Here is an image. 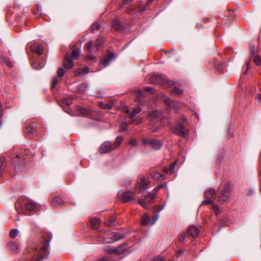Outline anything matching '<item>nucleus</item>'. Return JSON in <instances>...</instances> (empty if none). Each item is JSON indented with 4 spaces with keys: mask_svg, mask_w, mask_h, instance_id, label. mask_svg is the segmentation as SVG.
Listing matches in <instances>:
<instances>
[{
    "mask_svg": "<svg viewBox=\"0 0 261 261\" xmlns=\"http://www.w3.org/2000/svg\"><path fill=\"white\" fill-rule=\"evenodd\" d=\"M49 235L44 240L43 242L39 248L32 249L29 251L30 261H42L44 258L49 254V243L51 240Z\"/></svg>",
    "mask_w": 261,
    "mask_h": 261,
    "instance_id": "f257e3e1",
    "label": "nucleus"
},
{
    "mask_svg": "<svg viewBox=\"0 0 261 261\" xmlns=\"http://www.w3.org/2000/svg\"><path fill=\"white\" fill-rule=\"evenodd\" d=\"M149 81L153 84L160 85L163 88H167L174 85L173 81L169 80L161 75H152L149 77Z\"/></svg>",
    "mask_w": 261,
    "mask_h": 261,
    "instance_id": "f03ea898",
    "label": "nucleus"
},
{
    "mask_svg": "<svg viewBox=\"0 0 261 261\" xmlns=\"http://www.w3.org/2000/svg\"><path fill=\"white\" fill-rule=\"evenodd\" d=\"M20 204L23 212L28 215L36 212L38 208L35 202L30 199H23L21 202L20 200H19L17 203V204Z\"/></svg>",
    "mask_w": 261,
    "mask_h": 261,
    "instance_id": "7ed1b4c3",
    "label": "nucleus"
},
{
    "mask_svg": "<svg viewBox=\"0 0 261 261\" xmlns=\"http://www.w3.org/2000/svg\"><path fill=\"white\" fill-rule=\"evenodd\" d=\"M181 118L183 120V123H179L176 126L171 127V131L178 136L183 137L188 135V131L185 127V125L186 123V117L182 115Z\"/></svg>",
    "mask_w": 261,
    "mask_h": 261,
    "instance_id": "20e7f679",
    "label": "nucleus"
},
{
    "mask_svg": "<svg viewBox=\"0 0 261 261\" xmlns=\"http://www.w3.org/2000/svg\"><path fill=\"white\" fill-rule=\"evenodd\" d=\"M104 42V39L99 37L95 41H90L86 43L85 49L86 51L90 53L95 50L97 51L99 49L100 46Z\"/></svg>",
    "mask_w": 261,
    "mask_h": 261,
    "instance_id": "39448f33",
    "label": "nucleus"
},
{
    "mask_svg": "<svg viewBox=\"0 0 261 261\" xmlns=\"http://www.w3.org/2000/svg\"><path fill=\"white\" fill-rule=\"evenodd\" d=\"M151 184V181L148 178L143 176L137 181L135 185V189L138 190V193H142L148 189Z\"/></svg>",
    "mask_w": 261,
    "mask_h": 261,
    "instance_id": "423d86ee",
    "label": "nucleus"
},
{
    "mask_svg": "<svg viewBox=\"0 0 261 261\" xmlns=\"http://www.w3.org/2000/svg\"><path fill=\"white\" fill-rule=\"evenodd\" d=\"M118 196L123 203H135L136 200V193L131 191L119 192Z\"/></svg>",
    "mask_w": 261,
    "mask_h": 261,
    "instance_id": "0eeeda50",
    "label": "nucleus"
},
{
    "mask_svg": "<svg viewBox=\"0 0 261 261\" xmlns=\"http://www.w3.org/2000/svg\"><path fill=\"white\" fill-rule=\"evenodd\" d=\"M141 140L144 146H149L153 149H160L162 146L161 142L156 139L143 138Z\"/></svg>",
    "mask_w": 261,
    "mask_h": 261,
    "instance_id": "6e6552de",
    "label": "nucleus"
},
{
    "mask_svg": "<svg viewBox=\"0 0 261 261\" xmlns=\"http://www.w3.org/2000/svg\"><path fill=\"white\" fill-rule=\"evenodd\" d=\"M14 169L16 171H23L24 170L26 164L25 160L22 158L21 155H17L13 160Z\"/></svg>",
    "mask_w": 261,
    "mask_h": 261,
    "instance_id": "1a4fd4ad",
    "label": "nucleus"
},
{
    "mask_svg": "<svg viewBox=\"0 0 261 261\" xmlns=\"http://www.w3.org/2000/svg\"><path fill=\"white\" fill-rule=\"evenodd\" d=\"M37 133V124L35 122H29L27 124L25 129V135L29 138H32Z\"/></svg>",
    "mask_w": 261,
    "mask_h": 261,
    "instance_id": "9d476101",
    "label": "nucleus"
},
{
    "mask_svg": "<svg viewBox=\"0 0 261 261\" xmlns=\"http://www.w3.org/2000/svg\"><path fill=\"white\" fill-rule=\"evenodd\" d=\"M128 248V244L127 243H125L115 248H108L107 251L110 254L121 255L125 253Z\"/></svg>",
    "mask_w": 261,
    "mask_h": 261,
    "instance_id": "9b49d317",
    "label": "nucleus"
},
{
    "mask_svg": "<svg viewBox=\"0 0 261 261\" xmlns=\"http://www.w3.org/2000/svg\"><path fill=\"white\" fill-rule=\"evenodd\" d=\"M107 236L109 237V238H106L104 240L103 242L105 243H111L118 241L124 237L123 234L116 232H108Z\"/></svg>",
    "mask_w": 261,
    "mask_h": 261,
    "instance_id": "f8f14e48",
    "label": "nucleus"
},
{
    "mask_svg": "<svg viewBox=\"0 0 261 261\" xmlns=\"http://www.w3.org/2000/svg\"><path fill=\"white\" fill-rule=\"evenodd\" d=\"M231 189V188L229 184L226 185L219 196L218 201L222 202L225 201L228 197Z\"/></svg>",
    "mask_w": 261,
    "mask_h": 261,
    "instance_id": "ddd939ff",
    "label": "nucleus"
},
{
    "mask_svg": "<svg viewBox=\"0 0 261 261\" xmlns=\"http://www.w3.org/2000/svg\"><path fill=\"white\" fill-rule=\"evenodd\" d=\"M164 187V185L162 184L157 186L153 190L152 193H148V194L145 196V199H147L148 197H150V199L148 202L149 203H153L154 199L156 198V193L161 189L163 188Z\"/></svg>",
    "mask_w": 261,
    "mask_h": 261,
    "instance_id": "4468645a",
    "label": "nucleus"
},
{
    "mask_svg": "<svg viewBox=\"0 0 261 261\" xmlns=\"http://www.w3.org/2000/svg\"><path fill=\"white\" fill-rule=\"evenodd\" d=\"M114 150L112 144L109 141H106L103 143L99 149V152L100 154H105Z\"/></svg>",
    "mask_w": 261,
    "mask_h": 261,
    "instance_id": "2eb2a0df",
    "label": "nucleus"
},
{
    "mask_svg": "<svg viewBox=\"0 0 261 261\" xmlns=\"http://www.w3.org/2000/svg\"><path fill=\"white\" fill-rule=\"evenodd\" d=\"M149 172L152 178L155 180H163L166 178L165 175L159 173L156 168H151Z\"/></svg>",
    "mask_w": 261,
    "mask_h": 261,
    "instance_id": "dca6fc26",
    "label": "nucleus"
},
{
    "mask_svg": "<svg viewBox=\"0 0 261 261\" xmlns=\"http://www.w3.org/2000/svg\"><path fill=\"white\" fill-rule=\"evenodd\" d=\"M73 60L70 55L67 54L63 60L64 67L67 69H70L73 66Z\"/></svg>",
    "mask_w": 261,
    "mask_h": 261,
    "instance_id": "f3484780",
    "label": "nucleus"
},
{
    "mask_svg": "<svg viewBox=\"0 0 261 261\" xmlns=\"http://www.w3.org/2000/svg\"><path fill=\"white\" fill-rule=\"evenodd\" d=\"M31 50L39 55H41L43 53V47L42 45L38 43H35L31 46Z\"/></svg>",
    "mask_w": 261,
    "mask_h": 261,
    "instance_id": "a211bd4d",
    "label": "nucleus"
},
{
    "mask_svg": "<svg viewBox=\"0 0 261 261\" xmlns=\"http://www.w3.org/2000/svg\"><path fill=\"white\" fill-rule=\"evenodd\" d=\"M64 203V202L61 198L58 196H54L50 200V203L51 205L56 207L62 205Z\"/></svg>",
    "mask_w": 261,
    "mask_h": 261,
    "instance_id": "6ab92c4d",
    "label": "nucleus"
},
{
    "mask_svg": "<svg viewBox=\"0 0 261 261\" xmlns=\"http://www.w3.org/2000/svg\"><path fill=\"white\" fill-rule=\"evenodd\" d=\"M98 105L100 108L103 109H111L114 106V101L111 99L108 102L106 103L100 101L98 102Z\"/></svg>",
    "mask_w": 261,
    "mask_h": 261,
    "instance_id": "aec40b11",
    "label": "nucleus"
},
{
    "mask_svg": "<svg viewBox=\"0 0 261 261\" xmlns=\"http://www.w3.org/2000/svg\"><path fill=\"white\" fill-rule=\"evenodd\" d=\"M199 230L195 226H191L188 229V234L189 236L195 238L198 236Z\"/></svg>",
    "mask_w": 261,
    "mask_h": 261,
    "instance_id": "412c9836",
    "label": "nucleus"
},
{
    "mask_svg": "<svg viewBox=\"0 0 261 261\" xmlns=\"http://www.w3.org/2000/svg\"><path fill=\"white\" fill-rule=\"evenodd\" d=\"M77 110L80 113V114L84 116L89 117L91 114V111L88 109L84 108L81 107H77Z\"/></svg>",
    "mask_w": 261,
    "mask_h": 261,
    "instance_id": "4be33fe9",
    "label": "nucleus"
},
{
    "mask_svg": "<svg viewBox=\"0 0 261 261\" xmlns=\"http://www.w3.org/2000/svg\"><path fill=\"white\" fill-rule=\"evenodd\" d=\"M114 58V55L113 53H110L101 61L100 63L103 65V67H106L109 64L110 61L113 59Z\"/></svg>",
    "mask_w": 261,
    "mask_h": 261,
    "instance_id": "5701e85b",
    "label": "nucleus"
},
{
    "mask_svg": "<svg viewBox=\"0 0 261 261\" xmlns=\"http://www.w3.org/2000/svg\"><path fill=\"white\" fill-rule=\"evenodd\" d=\"M216 191L214 189H210L207 190L205 192V198L212 199L214 200L215 198Z\"/></svg>",
    "mask_w": 261,
    "mask_h": 261,
    "instance_id": "b1692460",
    "label": "nucleus"
},
{
    "mask_svg": "<svg viewBox=\"0 0 261 261\" xmlns=\"http://www.w3.org/2000/svg\"><path fill=\"white\" fill-rule=\"evenodd\" d=\"M101 221L99 218H93L90 220V225L91 227L94 229L98 228Z\"/></svg>",
    "mask_w": 261,
    "mask_h": 261,
    "instance_id": "393cba45",
    "label": "nucleus"
},
{
    "mask_svg": "<svg viewBox=\"0 0 261 261\" xmlns=\"http://www.w3.org/2000/svg\"><path fill=\"white\" fill-rule=\"evenodd\" d=\"M80 54V49L79 48L73 46L72 48L71 54L70 55L73 60L77 59Z\"/></svg>",
    "mask_w": 261,
    "mask_h": 261,
    "instance_id": "a878e982",
    "label": "nucleus"
},
{
    "mask_svg": "<svg viewBox=\"0 0 261 261\" xmlns=\"http://www.w3.org/2000/svg\"><path fill=\"white\" fill-rule=\"evenodd\" d=\"M112 27L116 31H120L122 28L121 24L117 19H115L112 21Z\"/></svg>",
    "mask_w": 261,
    "mask_h": 261,
    "instance_id": "bb28decb",
    "label": "nucleus"
},
{
    "mask_svg": "<svg viewBox=\"0 0 261 261\" xmlns=\"http://www.w3.org/2000/svg\"><path fill=\"white\" fill-rule=\"evenodd\" d=\"M7 246L12 251H16L18 249V244L12 241L8 243Z\"/></svg>",
    "mask_w": 261,
    "mask_h": 261,
    "instance_id": "cd10ccee",
    "label": "nucleus"
},
{
    "mask_svg": "<svg viewBox=\"0 0 261 261\" xmlns=\"http://www.w3.org/2000/svg\"><path fill=\"white\" fill-rule=\"evenodd\" d=\"M150 197H148L147 199L144 197V199H138L137 203L142 206L145 208H147V203H149L148 201L149 200Z\"/></svg>",
    "mask_w": 261,
    "mask_h": 261,
    "instance_id": "c85d7f7f",
    "label": "nucleus"
},
{
    "mask_svg": "<svg viewBox=\"0 0 261 261\" xmlns=\"http://www.w3.org/2000/svg\"><path fill=\"white\" fill-rule=\"evenodd\" d=\"M6 161L3 158H0V177H1L6 169Z\"/></svg>",
    "mask_w": 261,
    "mask_h": 261,
    "instance_id": "c756f323",
    "label": "nucleus"
},
{
    "mask_svg": "<svg viewBox=\"0 0 261 261\" xmlns=\"http://www.w3.org/2000/svg\"><path fill=\"white\" fill-rule=\"evenodd\" d=\"M122 140H123V138L122 136H118L116 138L115 142L113 144H112L114 149H116L120 145V144H121V143L122 142Z\"/></svg>",
    "mask_w": 261,
    "mask_h": 261,
    "instance_id": "7c9ffc66",
    "label": "nucleus"
},
{
    "mask_svg": "<svg viewBox=\"0 0 261 261\" xmlns=\"http://www.w3.org/2000/svg\"><path fill=\"white\" fill-rule=\"evenodd\" d=\"M175 165V162L172 164L169 168L166 167H164V168L163 169L164 172L169 173V174H171L172 173H173Z\"/></svg>",
    "mask_w": 261,
    "mask_h": 261,
    "instance_id": "2f4dec72",
    "label": "nucleus"
},
{
    "mask_svg": "<svg viewBox=\"0 0 261 261\" xmlns=\"http://www.w3.org/2000/svg\"><path fill=\"white\" fill-rule=\"evenodd\" d=\"M149 222L150 218L146 214H144L141 220V225H147L149 224Z\"/></svg>",
    "mask_w": 261,
    "mask_h": 261,
    "instance_id": "473e14b6",
    "label": "nucleus"
},
{
    "mask_svg": "<svg viewBox=\"0 0 261 261\" xmlns=\"http://www.w3.org/2000/svg\"><path fill=\"white\" fill-rule=\"evenodd\" d=\"M85 60L87 62H91L92 63H95L96 61L95 57L91 54L86 56Z\"/></svg>",
    "mask_w": 261,
    "mask_h": 261,
    "instance_id": "72a5a7b5",
    "label": "nucleus"
},
{
    "mask_svg": "<svg viewBox=\"0 0 261 261\" xmlns=\"http://www.w3.org/2000/svg\"><path fill=\"white\" fill-rule=\"evenodd\" d=\"M41 14V8L39 6H37L33 10V14L36 17H38Z\"/></svg>",
    "mask_w": 261,
    "mask_h": 261,
    "instance_id": "f704fd0d",
    "label": "nucleus"
},
{
    "mask_svg": "<svg viewBox=\"0 0 261 261\" xmlns=\"http://www.w3.org/2000/svg\"><path fill=\"white\" fill-rule=\"evenodd\" d=\"M171 93H172V94H174V95H180L182 94L183 91L180 88H178L177 87H174L173 89L171 91Z\"/></svg>",
    "mask_w": 261,
    "mask_h": 261,
    "instance_id": "c9c22d12",
    "label": "nucleus"
},
{
    "mask_svg": "<svg viewBox=\"0 0 261 261\" xmlns=\"http://www.w3.org/2000/svg\"><path fill=\"white\" fill-rule=\"evenodd\" d=\"M252 60L256 65H259L261 64V59L258 55H254L252 57Z\"/></svg>",
    "mask_w": 261,
    "mask_h": 261,
    "instance_id": "e433bc0d",
    "label": "nucleus"
},
{
    "mask_svg": "<svg viewBox=\"0 0 261 261\" xmlns=\"http://www.w3.org/2000/svg\"><path fill=\"white\" fill-rule=\"evenodd\" d=\"M88 69L87 68H79L76 71V74L77 75H84L87 73V70Z\"/></svg>",
    "mask_w": 261,
    "mask_h": 261,
    "instance_id": "4c0bfd02",
    "label": "nucleus"
},
{
    "mask_svg": "<svg viewBox=\"0 0 261 261\" xmlns=\"http://www.w3.org/2000/svg\"><path fill=\"white\" fill-rule=\"evenodd\" d=\"M141 110L139 108L135 109L129 114V118H133L136 115L139 114Z\"/></svg>",
    "mask_w": 261,
    "mask_h": 261,
    "instance_id": "58836bf2",
    "label": "nucleus"
},
{
    "mask_svg": "<svg viewBox=\"0 0 261 261\" xmlns=\"http://www.w3.org/2000/svg\"><path fill=\"white\" fill-rule=\"evenodd\" d=\"M60 79L57 76H56L53 79L51 86V89H54L56 87L58 84Z\"/></svg>",
    "mask_w": 261,
    "mask_h": 261,
    "instance_id": "ea45409f",
    "label": "nucleus"
},
{
    "mask_svg": "<svg viewBox=\"0 0 261 261\" xmlns=\"http://www.w3.org/2000/svg\"><path fill=\"white\" fill-rule=\"evenodd\" d=\"M18 231L16 229H13L10 230L9 236L11 238H14L18 234Z\"/></svg>",
    "mask_w": 261,
    "mask_h": 261,
    "instance_id": "a19ab883",
    "label": "nucleus"
},
{
    "mask_svg": "<svg viewBox=\"0 0 261 261\" xmlns=\"http://www.w3.org/2000/svg\"><path fill=\"white\" fill-rule=\"evenodd\" d=\"M188 237V236L185 233H181L179 235L178 241L180 242H184Z\"/></svg>",
    "mask_w": 261,
    "mask_h": 261,
    "instance_id": "79ce46f5",
    "label": "nucleus"
},
{
    "mask_svg": "<svg viewBox=\"0 0 261 261\" xmlns=\"http://www.w3.org/2000/svg\"><path fill=\"white\" fill-rule=\"evenodd\" d=\"M115 221V218H112L111 220H108L105 222V225L106 226L109 227L113 225Z\"/></svg>",
    "mask_w": 261,
    "mask_h": 261,
    "instance_id": "37998d69",
    "label": "nucleus"
},
{
    "mask_svg": "<svg viewBox=\"0 0 261 261\" xmlns=\"http://www.w3.org/2000/svg\"><path fill=\"white\" fill-rule=\"evenodd\" d=\"M214 200H213V199H212L206 198V199L202 202L201 204L203 205L210 204L211 203H214Z\"/></svg>",
    "mask_w": 261,
    "mask_h": 261,
    "instance_id": "c03bdc74",
    "label": "nucleus"
},
{
    "mask_svg": "<svg viewBox=\"0 0 261 261\" xmlns=\"http://www.w3.org/2000/svg\"><path fill=\"white\" fill-rule=\"evenodd\" d=\"M4 61L9 67H12L13 66V63L10 61V60L8 58L4 57Z\"/></svg>",
    "mask_w": 261,
    "mask_h": 261,
    "instance_id": "a18cd8bd",
    "label": "nucleus"
},
{
    "mask_svg": "<svg viewBox=\"0 0 261 261\" xmlns=\"http://www.w3.org/2000/svg\"><path fill=\"white\" fill-rule=\"evenodd\" d=\"M57 73H58L57 77L61 79L64 75V74L65 73V71L62 68H60L57 71Z\"/></svg>",
    "mask_w": 261,
    "mask_h": 261,
    "instance_id": "49530a36",
    "label": "nucleus"
},
{
    "mask_svg": "<svg viewBox=\"0 0 261 261\" xmlns=\"http://www.w3.org/2000/svg\"><path fill=\"white\" fill-rule=\"evenodd\" d=\"M100 24L98 23H95L93 24L92 27L91 29L92 30H99L100 29Z\"/></svg>",
    "mask_w": 261,
    "mask_h": 261,
    "instance_id": "de8ad7c7",
    "label": "nucleus"
},
{
    "mask_svg": "<svg viewBox=\"0 0 261 261\" xmlns=\"http://www.w3.org/2000/svg\"><path fill=\"white\" fill-rule=\"evenodd\" d=\"M127 126V123L126 122H122L121 127H120V131L123 132L126 129Z\"/></svg>",
    "mask_w": 261,
    "mask_h": 261,
    "instance_id": "09e8293b",
    "label": "nucleus"
},
{
    "mask_svg": "<svg viewBox=\"0 0 261 261\" xmlns=\"http://www.w3.org/2000/svg\"><path fill=\"white\" fill-rule=\"evenodd\" d=\"M144 90L146 91V92H150L151 93H153L154 92V90L150 87H146L144 89Z\"/></svg>",
    "mask_w": 261,
    "mask_h": 261,
    "instance_id": "8fccbe9b",
    "label": "nucleus"
},
{
    "mask_svg": "<svg viewBox=\"0 0 261 261\" xmlns=\"http://www.w3.org/2000/svg\"><path fill=\"white\" fill-rule=\"evenodd\" d=\"M129 144L132 146H136L137 145V141L135 139H132L129 141Z\"/></svg>",
    "mask_w": 261,
    "mask_h": 261,
    "instance_id": "3c124183",
    "label": "nucleus"
},
{
    "mask_svg": "<svg viewBox=\"0 0 261 261\" xmlns=\"http://www.w3.org/2000/svg\"><path fill=\"white\" fill-rule=\"evenodd\" d=\"M134 7L130 6L129 8H128L125 11L127 14H129V13H131V12L134 10Z\"/></svg>",
    "mask_w": 261,
    "mask_h": 261,
    "instance_id": "603ef678",
    "label": "nucleus"
},
{
    "mask_svg": "<svg viewBox=\"0 0 261 261\" xmlns=\"http://www.w3.org/2000/svg\"><path fill=\"white\" fill-rule=\"evenodd\" d=\"M159 114H160L159 112L155 111V112H152V113L151 114V115L154 116V117H157L159 116Z\"/></svg>",
    "mask_w": 261,
    "mask_h": 261,
    "instance_id": "864d4df0",
    "label": "nucleus"
},
{
    "mask_svg": "<svg viewBox=\"0 0 261 261\" xmlns=\"http://www.w3.org/2000/svg\"><path fill=\"white\" fill-rule=\"evenodd\" d=\"M71 101H72V100L71 99H64L65 102L68 105H70L71 103Z\"/></svg>",
    "mask_w": 261,
    "mask_h": 261,
    "instance_id": "5fc2aeb1",
    "label": "nucleus"
},
{
    "mask_svg": "<svg viewBox=\"0 0 261 261\" xmlns=\"http://www.w3.org/2000/svg\"><path fill=\"white\" fill-rule=\"evenodd\" d=\"M250 50L251 53L252 54H254L255 53L254 48L253 46H250Z\"/></svg>",
    "mask_w": 261,
    "mask_h": 261,
    "instance_id": "6e6d98bb",
    "label": "nucleus"
},
{
    "mask_svg": "<svg viewBox=\"0 0 261 261\" xmlns=\"http://www.w3.org/2000/svg\"><path fill=\"white\" fill-rule=\"evenodd\" d=\"M96 261H108V259H107V257H103Z\"/></svg>",
    "mask_w": 261,
    "mask_h": 261,
    "instance_id": "4d7b16f0",
    "label": "nucleus"
},
{
    "mask_svg": "<svg viewBox=\"0 0 261 261\" xmlns=\"http://www.w3.org/2000/svg\"><path fill=\"white\" fill-rule=\"evenodd\" d=\"M156 261H165V259L162 257H158L156 258Z\"/></svg>",
    "mask_w": 261,
    "mask_h": 261,
    "instance_id": "13d9d810",
    "label": "nucleus"
},
{
    "mask_svg": "<svg viewBox=\"0 0 261 261\" xmlns=\"http://www.w3.org/2000/svg\"><path fill=\"white\" fill-rule=\"evenodd\" d=\"M86 85L85 84H81L79 86V89L81 90V89L83 88H86Z\"/></svg>",
    "mask_w": 261,
    "mask_h": 261,
    "instance_id": "bf43d9fd",
    "label": "nucleus"
},
{
    "mask_svg": "<svg viewBox=\"0 0 261 261\" xmlns=\"http://www.w3.org/2000/svg\"><path fill=\"white\" fill-rule=\"evenodd\" d=\"M213 208L217 211L218 213H219V208L216 205H213Z\"/></svg>",
    "mask_w": 261,
    "mask_h": 261,
    "instance_id": "052dcab7",
    "label": "nucleus"
},
{
    "mask_svg": "<svg viewBox=\"0 0 261 261\" xmlns=\"http://www.w3.org/2000/svg\"><path fill=\"white\" fill-rule=\"evenodd\" d=\"M158 218V216L157 215H155L154 216V217H153L154 222L152 223V224H153L155 222V221L157 220Z\"/></svg>",
    "mask_w": 261,
    "mask_h": 261,
    "instance_id": "680f3d73",
    "label": "nucleus"
},
{
    "mask_svg": "<svg viewBox=\"0 0 261 261\" xmlns=\"http://www.w3.org/2000/svg\"><path fill=\"white\" fill-rule=\"evenodd\" d=\"M152 1H153V0L147 1V2H146V5H148L150 4Z\"/></svg>",
    "mask_w": 261,
    "mask_h": 261,
    "instance_id": "e2e57ef3",
    "label": "nucleus"
},
{
    "mask_svg": "<svg viewBox=\"0 0 261 261\" xmlns=\"http://www.w3.org/2000/svg\"><path fill=\"white\" fill-rule=\"evenodd\" d=\"M250 68V67L249 66V63H247V69H249Z\"/></svg>",
    "mask_w": 261,
    "mask_h": 261,
    "instance_id": "0e129e2a",
    "label": "nucleus"
},
{
    "mask_svg": "<svg viewBox=\"0 0 261 261\" xmlns=\"http://www.w3.org/2000/svg\"><path fill=\"white\" fill-rule=\"evenodd\" d=\"M258 100L259 102H261V94L259 96Z\"/></svg>",
    "mask_w": 261,
    "mask_h": 261,
    "instance_id": "69168bd1",
    "label": "nucleus"
},
{
    "mask_svg": "<svg viewBox=\"0 0 261 261\" xmlns=\"http://www.w3.org/2000/svg\"><path fill=\"white\" fill-rule=\"evenodd\" d=\"M169 100H170L169 99H165L166 102H167L168 101H169Z\"/></svg>",
    "mask_w": 261,
    "mask_h": 261,
    "instance_id": "338daca9",
    "label": "nucleus"
},
{
    "mask_svg": "<svg viewBox=\"0 0 261 261\" xmlns=\"http://www.w3.org/2000/svg\"><path fill=\"white\" fill-rule=\"evenodd\" d=\"M125 112L127 113H128V110H126Z\"/></svg>",
    "mask_w": 261,
    "mask_h": 261,
    "instance_id": "774afa93",
    "label": "nucleus"
}]
</instances>
